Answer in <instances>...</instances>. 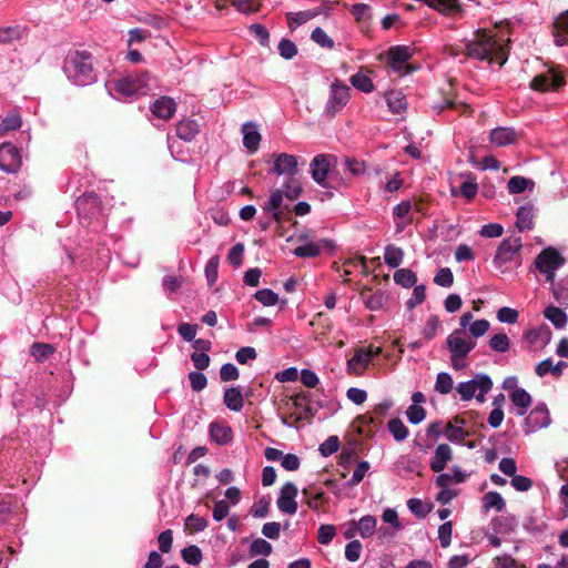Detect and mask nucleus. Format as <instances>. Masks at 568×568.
<instances>
[{"label": "nucleus", "instance_id": "obj_1", "mask_svg": "<svg viewBox=\"0 0 568 568\" xmlns=\"http://www.w3.org/2000/svg\"><path fill=\"white\" fill-rule=\"evenodd\" d=\"M509 42L510 39L507 40L506 44H500L495 36L485 29H479L476 31L475 38L467 41L466 53L473 59L488 61L489 63L496 61L499 65H504L508 59Z\"/></svg>", "mask_w": 568, "mask_h": 568}, {"label": "nucleus", "instance_id": "obj_2", "mask_svg": "<svg viewBox=\"0 0 568 568\" xmlns=\"http://www.w3.org/2000/svg\"><path fill=\"white\" fill-rule=\"evenodd\" d=\"M63 71L67 78L78 87H87L97 81L92 55L88 51H74L64 60Z\"/></svg>", "mask_w": 568, "mask_h": 568}, {"label": "nucleus", "instance_id": "obj_3", "mask_svg": "<svg viewBox=\"0 0 568 568\" xmlns=\"http://www.w3.org/2000/svg\"><path fill=\"white\" fill-rule=\"evenodd\" d=\"M149 80L146 73L128 74L120 79L109 80L105 87L113 98L122 100L144 94L150 87Z\"/></svg>", "mask_w": 568, "mask_h": 568}, {"label": "nucleus", "instance_id": "obj_4", "mask_svg": "<svg viewBox=\"0 0 568 568\" xmlns=\"http://www.w3.org/2000/svg\"><path fill=\"white\" fill-rule=\"evenodd\" d=\"M345 185L337 158L333 154H322V202L334 196V191Z\"/></svg>", "mask_w": 568, "mask_h": 568}, {"label": "nucleus", "instance_id": "obj_5", "mask_svg": "<svg viewBox=\"0 0 568 568\" xmlns=\"http://www.w3.org/2000/svg\"><path fill=\"white\" fill-rule=\"evenodd\" d=\"M521 247L523 241L520 236L511 235L501 241L494 256L495 266L500 270L505 264L513 261H517L520 264Z\"/></svg>", "mask_w": 568, "mask_h": 568}, {"label": "nucleus", "instance_id": "obj_6", "mask_svg": "<svg viewBox=\"0 0 568 568\" xmlns=\"http://www.w3.org/2000/svg\"><path fill=\"white\" fill-rule=\"evenodd\" d=\"M351 98V88L339 80L331 85L329 94L325 104L324 114L334 118L348 103Z\"/></svg>", "mask_w": 568, "mask_h": 568}, {"label": "nucleus", "instance_id": "obj_7", "mask_svg": "<svg viewBox=\"0 0 568 568\" xmlns=\"http://www.w3.org/2000/svg\"><path fill=\"white\" fill-rule=\"evenodd\" d=\"M565 83L566 80L564 75L554 70H549L546 73H540L534 77L529 85L534 91L546 92L550 90L557 91Z\"/></svg>", "mask_w": 568, "mask_h": 568}, {"label": "nucleus", "instance_id": "obj_8", "mask_svg": "<svg viewBox=\"0 0 568 568\" xmlns=\"http://www.w3.org/2000/svg\"><path fill=\"white\" fill-rule=\"evenodd\" d=\"M565 264V257L552 246L544 248L535 258L539 272L556 271Z\"/></svg>", "mask_w": 568, "mask_h": 568}, {"label": "nucleus", "instance_id": "obj_9", "mask_svg": "<svg viewBox=\"0 0 568 568\" xmlns=\"http://www.w3.org/2000/svg\"><path fill=\"white\" fill-rule=\"evenodd\" d=\"M77 211L81 217L92 219L102 212L101 200L98 194L90 192L78 197Z\"/></svg>", "mask_w": 568, "mask_h": 568}, {"label": "nucleus", "instance_id": "obj_10", "mask_svg": "<svg viewBox=\"0 0 568 568\" xmlns=\"http://www.w3.org/2000/svg\"><path fill=\"white\" fill-rule=\"evenodd\" d=\"M21 156L19 150L11 143L0 145V169L7 173H14L20 169Z\"/></svg>", "mask_w": 568, "mask_h": 568}, {"label": "nucleus", "instance_id": "obj_11", "mask_svg": "<svg viewBox=\"0 0 568 568\" xmlns=\"http://www.w3.org/2000/svg\"><path fill=\"white\" fill-rule=\"evenodd\" d=\"M297 487L295 484L287 481L280 490L277 498V508L287 515H294L297 511Z\"/></svg>", "mask_w": 568, "mask_h": 568}, {"label": "nucleus", "instance_id": "obj_12", "mask_svg": "<svg viewBox=\"0 0 568 568\" xmlns=\"http://www.w3.org/2000/svg\"><path fill=\"white\" fill-rule=\"evenodd\" d=\"M412 55L413 50L409 47L394 45L390 47L387 52V61L394 71H400L403 68H405V73H409L412 68L409 65H405V63L412 58Z\"/></svg>", "mask_w": 568, "mask_h": 568}, {"label": "nucleus", "instance_id": "obj_13", "mask_svg": "<svg viewBox=\"0 0 568 568\" xmlns=\"http://www.w3.org/2000/svg\"><path fill=\"white\" fill-rule=\"evenodd\" d=\"M359 298L366 308L371 311L383 310L388 300V295L382 290H374L369 286H364L359 291Z\"/></svg>", "mask_w": 568, "mask_h": 568}, {"label": "nucleus", "instance_id": "obj_14", "mask_svg": "<svg viewBox=\"0 0 568 568\" xmlns=\"http://www.w3.org/2000/svg\"><path fill=\"white\" fill-rule=\"evenodd\" d=\"M298 161L295 155L280 153L274 155V164L272 172L277 175H296Z\"/></svg>", "mask_w": 568, "mask_h": 568}, {"label": "nucleus", "instance_id": "obj_15", "mask_svg": "<svg viewBox=\"0 0 568 568\" xmlns=\"http://www.w3.org/2000/svg\"><path fill=\"white\" fill-rule=\"evenodd\" d=\"M176 111V103L170 97H161L156 99L151 105V112L154 116L169 120Z\"/></svg>", "mask_w": 568, "mask_h": 568}, {"label": "nucleus", "instance_id": "obj_16", "mask_svg": "<svg viewBox=\"0 0 568 568\" xmlns=\"http://www.w3.org/2000/svg\"><path fill=\"white\" fill-rule=\"evenodd\" d=\"M465 332L463 329H455L452 334L446 338V346L450 353V356L455 357H466V338L463 337Z\"/></svg>", "mask_w": 568, "mask_h": 568}, {"label": "nucleus", "instance_id": "obj_17", "mask_svg": "<svg viewBox=\"0 0 568 568\" xmlns=\"http://www.w3.org/2000/svg\"><path fill=\"white\" fill-rule=\"evenodd\" d=\"M453 458V450L448 444H439L436 447L435 454L430 460V469L434 473H440L446 467L447 463Z\"/></svg>", "mask_w": 568, "mask_h": 568}, {"label": "nucleus", "instance_id": "obj_18", "mask_svg": "<svg viewBox=\"0 0 568 568\" xmlns=\"http://www.w3.org/2000/svg\"><path fill=\"white\" fill-rule=\"evenodd\" d=\"M242 133L244 148L250 153L256 152L261 142V134L257 130L256 124L253 122L244 123L242 125Z\"/></svg>", "mask_w": 568, "mask_h": 568}, {"label": "nucleus", "instance_id": "obj_19", "mask_svg": "<svg viewBox=\"0 0 568 568\" xmlns=\"http://www.w3.org/2000/svg\"><path fill=\"white\" fill-rule=\"evenodd\" d=\"M525 422L531 430L547 427L550 423V416L547 407L545 405L535 407L526 417Z\"/></svg>", "mask_w": 568, "mask_h": 568}, {"label": "nucleus", "instance_id": "obj_20", "mask_svg": "<svg viewBox=\"0 0 568 568\" xmlns=\"http://www.w3.org/2000/svg\"><path fill=\"white\" fill-rule=\"evenodd\" d=\"M519 134L513 128H496L490 132V142L497 146L515 144Z\"/></svg>", "mask_w": 568, "mask_h": 568}, {"label": "nucleus", "instance_id": "obj_21", "mask_svg": "<svg viewBox=\"0 0 568 568\" xmlns=\"http://www.w3.org/2000/svg\"><path fill=\"white\" fill-rule=\"evenodd\" d=\"M552 36L556 45L568 44V10H565L555 19Z\"/></svg>", "mask_w": 568, "mask_h": 568}, {"label": "nucleus", "instance_id": "obj_22", "mask_svg": "<svg viewBox=\"0 0 568 568\" xmlns=\"http://www.w3.org/2000/svg\"><path fill=\"white\" fill-rule=\"evenodd\" d=\"M372 361V354L366 352L365 348L356 349L355 354L347 362L349 372L361 375Z\"/></svg>", "mask_w": 568, "mask_h": 568}, {"label": "nucleus", "instance_id": "obj_23", "mask_svg": "<svg viewBox=\"0 0 568 568\" xmlns=\"http://www.w3.org/2000/svg\"><path fill=\"white\" fill-rule=\"evenodd\" d=\"M282 203L283 191L277 189L271 193L268 201L263 206V210L267 212L274 221L280 222L283 215L281 211Z\"/></svg>", "mask_w": 568, "mask_h": 568}, {"label": "nucleus", "instance_id": "obj_24", "mask_svg": "<svg viewBox=\"0 0 568 568\" xmlns=\"http://www.w3.org/2000/svg\"><path fill=\"white\" fill-rule=\"evenodd\" d=\"M200 132V125L195 120L184 119L176 124V135L184 141H192Z\"/></svg>", "mask_w": 568, "mask_h": 568}, {"label": "nucleus", "instance_id": "obj_25", "mask_svg": "<svg viewBox=\"0 0 568 568\" xmlns=\"http://www.w3.org/2000/svg\"><path fill=\"white\" fill-rule=\"evenodd\" d=\"M224 405L232 412H240L244 406V399L240 387H229L223 395Z\"/></svg>", "mask_w": 568, "mask_h": 568}, {"label": "nucleus", "instance_id": "obj_26", "mask_svg": "<svg viewBox=\"0 0 568 568\" xmlns=\"http://www.w3.org/2000/svg\"><path fill=\"white\" fill-rule=\"evenodd\" d=\"M320 14V9L314 8L311 10H304L300 12H288L286 14L287 24L291 30H295L297 27L306 23Z\"/></svg>", "mask_w": 568, "mask_h": 568}, {"label": "nucleus", "instance_id": "obj_27", "mask_svg": "<svg viewBox=\"0 0 568 568\" xmlns=\"http://www.w3.org/2000/svg\"><path fill=\"white\" fill-rule=\"evenodd\" d=\"M210 436L217 445H226L232 440V429L230 426L212 423L210 425Z\"/></svg>", "mask_w": 568, "mask_h": 568}, {"label": "nucleus", "instance_id": "obj_28", "mask_svg": "<svg viewBox=\"0 0 568 568\" xmlns=\"http://www.w3.org/2000/svg\"><path fill=\"white\" fill-rule=\"evenodd\" d=\"M510 399L513 404L518 408V415L524 416L526 414L527 408L531 405V396L524 388H516L510 394Z\"/></svg>", "mask_w": 568, "mask_h": 568}, {"label": "nucleus", "instance_id": "obj_29", "mask_svg": "<svg viewBox=\"0 0 568 568\" xmlns=\"http://www.w3.org/2000/svg\"><path fill=\"white\" fill-rule=\"evenodd\" d=\"M363 70L369 72L367 68L363 67L361 68V71L351 77L349 81L355 89L364 93H371L374 91L375 87L372 79L366 73H364Z\"/></svg>", "mask_w": 568, "mask_h": 568}, {"label": "nucleus", "instance_id": "obj_30", "mask_svg": "<svg viewBox=\"0 0 568 568\" xmlns=\"http://www.w3.org/2000/svg\"><path fill=\"white\" fill-rule=\"evenodd\" d=\"M479 376H487L486 374H477L473 379L459 383L456 387L457 393L463 400H470L476 390L479 388Z\"/></svg>", "mask_w": 568, "mask_h": 568}, {"label": "nucleus", "instance_id": "obj_31", "mask_svg": "<svg viewBox=\"0 0 568 568\" xmlns=\"http://www.w3.org/2000/svg\"><path fill=\"white\" fill-rule=\"evenodd\" d=\"M386 103L393 113H400L406 110V99L402 91L390 90L385 94Z\"/></svg>", "mask_w": 568, "mask_h": 568}, {"label": "nucleus", "instance_id": "obj_32", "mask_svg": "<svg viewBox=\"0 0 568 568\" xmlns=\"http://www.w3.org/2000/svg\"><path fill=\"white\" fill-rule=\"evenodd\" d=\"M506 507V503L501 495L497 491H488L483 497V508L488 511L495 509L496 511H503Z\"/></svg>", "mask_w": 568, "mask_h": 568}, {"label": "nucleus", "instance_id": "obj_33", "mask_svg": "<svg viewBox=\"0 0 568 568\" xmlns=\"http://www.w3.org/2000/svg\"><path fill=\"white\" fill-rule=\"evenodd\" d=\"M516 226L520 232L532 229L534 213L531 207L520 206L516 213Z\"/></svg>", "mask_w": 568, "mask_h": 568}, {"label": "nucleus", "instance_id": "obj_34", "mask_svg": "<svg viewBox=\"0 0 568 568\" xmlns=\"http://www.w3.org/2000/svg\"><path fill=\"white\" fill-rule=\"evenodd\" d=\"M403 257L404 252L400 247H397L393 244H389L385 247L384 261L389 267H398L403 262Z\"/></svg>", "mask_w": 568, "mask_h": 568}, {"label": "nucleus", "instance_id": "obj_35", "mask_svg": "<svg viewBox=\"0 0 568 568\" xmlns=\"http://www.w3.org/2000/svg\"><path fill=\"white\" fill-rule=\"evenodd\" d=\"M544 315L557 328H562L567 324V314L559 307L548 306L544 311Z\"/></svg>", "mask_w": 568, "mask_h": 568}, {"label": "nucleus", "instance_id": "obj_36", "mask_svg": "<svg viewBox=\"0 0 568 568\" xmlns=\"http://www.w3.org/2000/svg\"><path fill=\"white\" fill-rule=\"evenodd\" d=\"M394 282L405 288H409L416 285L417 276L408 268H399L394 273Z\"/></svg>", "mask_w": 568, "mask_h": 568}, {"label": "nucleus", "instance_id": "obj_37", "mask_svg": "<svg viewBox=\"0 0 568 568\" xmlns=\"http://www.w3.org/2000/svg\"><path fill=\"white\" fill-rule=\"evenodd\" d=\"M302 192V184L300 180L295 176H287L284 183L283 195H285L288 200H295Z\"/></svg>", "mask_w": 568, "mask_h": 568}, {"label": "nucleus", "instance_id": "obj_38", "mask_svg": "<svg viewBox=\"0 0 568 568\" xmlns=\"http://www.w3.org/2000/svg\"><path fill=\"white\" fill-rule=\"evenodd\" d=\"M393 437L397 442L404 440L408 436V428L399 418H392L387 425Z\"/></svg>", "mask_w": 568, "mask_h": 568}, {"label": "nucleus", "instance_id": "obj_39", "mask_svg": "<svg viewBox=\"0 0 568 568\" xmlns=\"http://www.w3.org/2000/svg\"><path fill=\"white\" fill-rule=\"evenodd\" d=\"M181 556L183 560L192 566H196L202 560V551L201 549L195 545H190L182 549Z\"/></svg>", "mask_w": 568, "mask_h": 568}, {"label": "nucleus", "instance_id": "obj_40", "mask_svg": "<svg viewBox=\"0 0 568 568\" xmlns=\"http://www.w3.org/2000/svg\"><path fill=\"white\" fill-rule=\"evenodd\" d=\"M454 387L453 377L445 372H442L437 375L435 389L443 395L449 394Z\"/></svg>", "mask_w": 568, "mask_h": 568}, {"label": "nucleus", "instance_id": "obj_41", "mask_svg": "<svg viewBox=\"0 0 568 568\" xmlns=\"http://www.w3.org/2000/svg\"><path fill=\"white\" fill-rule=\"evenodd\" d=\"M54 352V347L45 343H33L30 349L31 355L37 361H44Z\"/></svg>", "mask_w": 568, "mask_h": 568}, {"label": "nucleus", "instance_id": "obj_42", "mask_svg": "<svg viewBox=\"0 0 568 568\" xmlns=\"http://www.w3.org/2000/svg\"><path fill=\"white\" fill-rule=\"evenodd\" d=\"M377 520L373 516H364L358 521V531L363 538L371 537L376 528Z\"/></svg>", "mask_w": 568, "mask_h": 568}, {"label": "nucleus", "instance_id": "obj_43", "mask_svg": "<svg viewBox=\"0 0 568 568\" xmlns=\"http://www.w3.org/2000/svg\"><path fill=\"white\" fill-rule=\"evenodd\" d=\"M445 434L452 442H464L466 437L469 436L467 430H465L462 426H456L452 422L447 423Z\"/></svg>", "mask_w": 568, "mask_h": 568}, {"label": "nucleus", "instance_id": "obj_44", "mask_svg": "<svg viewBox=\"0 0 568 568\" xmlns=\"http://www.w3.org/2000/svg\"><path fill=\"white\" fill-rule=\"evenodd\" d=\"M254 298L264 306H273L278 302V295L270 288H262L256 291Z\"/></svg>", "mask_w": 568, "mask_h": 568}, {"label": "nucleus", "instance_id": "obj_45", "mask_svg": "<svg viewBox=\"0 0 568 568\" xmlns=\"http://www.w3.org/2000/svg\"><path fill=\"white\" fill-rule=\"evenodd\" d=\"M232 6L241 13L251 14L260 10L258 0H232Z\"/></svg>", "mask_w": 568, "mask_h": 568}, {"label": "nucleus", "instance_id": "obj_46", "mask_svg": "<svg viewBox=\"0 0 568 568\" xmlns=\"http://www.w3.org/2000/svg\"><path fill=\"white\" fill-rule=\"evenodd\" d=\"M489 346L496 352L505 353L509 349L510 341L506 334L499 333L491 336L489 339Z\"/></svg>", "mask_w": 568, "mask_h": 568}, {"label": "nucleus", "instance_id": "obj_47", "mask_svg": "<svg viewBox=\"0 0 568 568\" xmlns=\"http://www.w3.org/2000/svg\"><path fill=\"white\" fill-rule=\"evenodd\" d=\"M248 30L262 47H268L270 33L264 26L260 23H253L248 27Z\"/></svg>", "mask_w": 568, "mask_h": 568}, {"label": "nucleus", "instance_id": "obj_48", "mask_svg": "<svg viewBox=\"0 0 568 568\" xmlns=\"http://www.w3.org/2000/svg\"><path fill=\"white\" fill-rule=\"evenodd\" d=\"M278 53L285 60H291L297 54L296 44L288 39H282L278 43Z\"/></svg>", "mask_w": 568, "mask_h": 568}, {"label": "nucleus", "instance_id": "obj_49", "mask_svg": "<svg viewBox=\"0 0 568 568\" xmlns=\"http://www.w3.org/2000/svg\"><path fill=\"white\" fill-rule=\"evenodd\" d=\"M434 283L442 287H450L454 283V274L449 267L440 268L435 277Z\"/></svg>", "mask_w": 568, "mask_h": 568}, {"label": "nucleus", "instance_id": "obj_50", "mask_svg": "<svg viewBox=\"0 0 568 568\" xmlns=\"http://www.w3.org/2000/svg\"><path fill=\"white\" fill-rule=\"evenodd\" d=\"M529 183L532 184V182L526 178L516 175L509 179L507 187L510 194H519L527 189Z\"/></svg>", "mask_w": 568, "mask_h": 568}, {"label": "nucleus", "instance_id": "obj_51", "mask_svg": "<svg viewBox=\"0 0 568 568\" xmlns=\"http://www.w3.org/2000/svg\"><path fill=\"white\" fill-rule=\"evenodd\" d=\"M187 377L194 392H201L207 385V378L201 371L191 372Z\"/></svg>", "mask_w": 568, "mask_h": 568}, {"label": "nucleus", "instance_id": "obj_52", "mask_svg": "<svg viewBox=\"0 0 568 568\" xmlns=\"http://www.w3.org/2000/svg\"><path fill=\"white\" fill-rule=\"evenodd\" d=\"M293 253L298 257H315L320 255V246L314 243H306L295 247Z\"/></svg>", "mask_w": 568, "mask_h": 568}, {"label": "nucleus", "instance_id": "obj_53", "mask_svg": "<svg viewBox=\"0 0 568 568\" xmlns=\"http://www.w3.org/2000/svg\"><path fill=\"white\" fill-rule=\"evenodd\" d=\"M453 523L446 521L438 528V539L443 548H447L452 544Z\"/></svg>", "mask_w": 568, "mask_h": 568}, {"label": "nucleus", "instance_id": "obj_54", "mask_svg": "<svg viewBox=\"0 0 568 568\" xmlns=\"http://www.w3.org/2000/svg\"><path fill=\"white\" fill-rule=\"evenodd\" d=\"M407 418L410 424H419L426 417V410L420 405H410L406 412Z\"/></svg>", "mask_w": 568, "mask_h": 568}, {"label": "nucleus", "instance_id": "obj_55", "mask_svg": "<svg viewBox=\"0 0 568 568\" xmlns=\"http://www.w3.org/2000/svg\"><path fill=\"white\" fill-rule=\"evenodd\" d=\"M21 126V118L17 113L7 115L0 123V132L17 130Z\"/></svg>", "mask_w": 568, "mask_h": 568}, {"label": "nucleus", "instance_id": "obj_56", "mask_svg": "<svg viewBox=\"0 0 568 568\" xmlns=\"http://www.w3.org/2000/svg\"><path fill=\"white\" fill-rule=\"evenodd\" d=\"M178 333L185 342H193L197 333V325L183 322L178 326Z\"/></svg>", "mask_w": 568, "mask_h": 568}, {"label": "nucleus", "instance_id": "obj_57", "mask_svg": "<svg viewBox=\"0 0 568 568\" xmlns=\"http://www.w3.org/2000/svg\"><path fill=\"white\" fill-rule=\"evenodd\" d=\"M272 545L263 538H256L251 544V552L253 555L268 556L272 552Z\"/></svg>", "mask_w": 568, "mask_h": 568}, {"label": "nucleus", "instance_id": "obj_58", "mask_svg": "<svg viewBox=\"0 0 568 568\" xmlns=\"http://www.w3.org/2000/svg\"><path fill=\"white\" fill-rule=\"evenodd\" d=\"M240 376L237 367L232 363H225L220 369V378L223 382L236 381Z\"/></svg>", "mask_w": 568, "mask_h": 568}, {"label": "nucleus", "instance_id": "obj_59", "mask_svg": "<svg viewBox=\"0 0 568 568\" xmlns=\"http://www.w3.org/2000/svg\"><path fill=\"white\" fill-rule=\"evenodd\" d=\"M440 327V320L437 315H432L425 324L423 335L427 339H433L436 336L438 328Z\"/></svg>", "mask_w": 568, "mask_h": 568}, {"label": "nucleus", "instance_id": "obj_60", "mask_svg": "<svg viewBox=\"0 0 568 568\" xmlns=\"http://www.w3.org/2000/svg\"><path fill=\"white\" fill-rule=\"evenodd\" d=\"M362 544L359 540H352L345 547V557L348 561L355 562L359 559Z\"/></svg>", "mask_w": 568, "mask_h": 568}, {"label": "nucleus", "instance_id": "obj_61", "mask_svg": "<svg viewBox=\"0 0 568 568\" xmlns=\"http://www.w3.org/2000/svg\"><path fill=\"white\" fill-rule=\"evenodd\" d=\"M20 39L18 27H0V44L9 43Z\"/></svg>", "mask_w": 568, "mask_h": 568}, {"label": "nucleus", "instance_id": "obj_62", "mask_svg": "<svg viewBox=\"0 0 568 568\" xmlns=\"http://www.w3.org/2000/svg\"><path fill=\"white\" fill-rule=\"evenodd\" d=\"M257 357V353L254 347L244 346L237 349L235 354V359L240 364H247L250 361H253Z\"/></svg>", "mask_w": 568, "mask_h": 568}, {"label": "nucleus", "instance_id": "obj_63", "mask_svg": "<svg viewBox=\"0 0 568 568\" xmlns=\"http://www.w3.org/2000/svg\"><path fill=\"white\" fill-rule=\"evenodd\" d=\"M490 327V323L487 320H477L469 325V333L473 337L478 338L485 335Z\"/></svg>", "mask_w": 568, "mask_h": 568}, {"label": "nucleus", "instance_id": "obj_64", "mask_svg": "<svg viewBox=\"0 0 568 568\" xmlns=\"http://www.w3.org/2000/svg\"><path fill=\"white\" fill-rule=\"evenodd\" d=\"M243 253L244 245L242 243H236L233 245L227 255L230 264L233 266H240L243 262Z\"/></svg>", "mask_w": 568, "mask_h": 568}]
</instances>
